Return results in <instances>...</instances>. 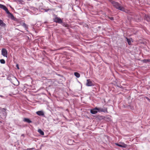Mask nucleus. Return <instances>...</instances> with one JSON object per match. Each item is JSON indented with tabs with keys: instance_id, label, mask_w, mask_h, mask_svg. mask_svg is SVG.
<instances>
[{
	"instance_id": "nucleus-2",
	"label": "nucleus",
	"mask_w": 150,
	"mask_h": 150,
	"mask_svg": "<svg viewBox=\"0 0 150 150\" xmlns=\"http://www.w3.org/2000/svg\"><path fill=\"white\" fill-rule=\"evenodd\" d=\"M0 8H1L4 9V10H5L7 13L8 14H10L11 15V16H13V14L11 13L8 10L7 8L5 6L3 5L0 4Z\"/></svg>"
},
{
	"instance_id": "nucleus-7",
	"label": "nucleus",
	"mask_w": 150,
	"mask_h": 150,
	"mask_svg": "<svg viewBox=\"0 0 150 150\" xmlns=\"http://www.w3.org/2000/svg\"><path fill=\"white\" fill-rule=\"evenodd\" d=\"M98 108L96 107L94 109L91 110L90 111V112L92 114H96L98 112Z\"/></svg>"
},
{
	"instance_id": "nucleus-14",
	"label": "nucleus",
	"mask_w": 150,
	"mask_h": 150,
	"mask_svg": "<svg viewBox=\"0 0 150 150\" xmlns=\"http://www.w3.org/2000/svg\"><path fill=\"white\" fill-rule=\"evenodd\" d=\"M0 63L2 64H4L5 63V61L4 59H1L0 60Z\"/></svg>"
},
{
	"instance_id": "nucleus-22",
	"label": "nucleus",
	"mask_w": 150,
	"mask_h": 150,
	"mask_svg": "<svg viewBox=\"0 0 150 150\" xmlns=\"http://www.w3.org/2000/svg\"><path fill=\"white\" fill-rule=\"evenodd\" d=\"M110 18L111 20H113L114 19V18L113 17H111V18Z\"/></svg>"
},
{
	"instance_id": "nucleus-24",
	"label": "nucleus",
	"mask_w": 150,
	"mask_h": 150,
	"mask_svg": "<svg viewBox=\"0 0 150 150\" xmlns=\"http://www.w3.org/2000/svg\"><path fill=\"white\" fill-rule=\"evenodd\" d=\"M3 109L4 110H6V109L5 108H4Z\"/></svg>"
},
{
	"instance_id": "nucleus-4",
	"label": "nucleus",
	"mask_w": 150,
	"mask_h": 150,
	"mask_svg": "<svg viewBox=\"0 0 150 150\" xmlns=\"http://www.w3.org/2000/svg\"><path fill=\"white\" fill-rule=\"evenodd\" d=\"M1 54L4 57H7V52L6 49L3 48L1 50Z\"/></svg>"
},
{
	"instance_id": "nucleus-6",
	"label": "nucleus",
	"mask_w": 150,
	"mask_h": 150,
	"mask_svg": "<svg viewBox=\"0 0 150 150\" xmlns=\"http://www.w3.org/2000/svg\"><path fill=\"white\" fill-rule=\"evenodd\" d=\"M86 85L87 86H91L93 85V84L92 82L91 81V80L90 79H89L87 80Z\"/></svg>"
},
{
	"instance_id": "nucleus-19",
	"label": "nucleus",
	"mask_w": 150,
	"mask_h": 150,
	"mask_svg": "<svg viewBox=\"0 0 150 150\" xmlns=\"http://www.w3.org/2000/svg\"><path fill=\"white\" fill-rule=\"evenodd\" d=\"M64 26L65 27H69V25H68L67 24H65L64 25Z\"/></svg>"
},
{
	"instance_id": "nucleus-17",
	"label": "nucleus",
	"mask_w": 150,
	"mask_h": 150,
	"mask_svg": "<svg viewBox=\"0 0 150 150\" xmlns=\"http://www.w3.org/2000/svg\"><path fill=\"white\" fill-rule=\"evenodd\" d=\"M149 60H149V59H144L143 60V62H145V63H146L148 62H149Z\"/></svg>"
},
{
	"instance_id": "nucleus-10",
	"label": "nucleus",
	"mask_w": 150,
	"mask_h": 150,
	"mask_svg": "<svg viewBox=\"0 0 150 150\" xmlns=\"http://www.w3.org/2000/svg\"><path fill=\"white\" fill-rule=\"evenodd\" d=\"M23 121L25 122H26L28 123H30L32 122L29 119L27 118H25L24 119Z\"/></svg>"
},
{
	"instance_id": "nucleus-23",
	"label": "nucleus",
	"mask_w": 150,
	"mask_h": 150,
	"mask_svg": "<svg viewBox=\"0 0 150 150\" xmlns=\"http://www.w3.org/2000/svg\"><path fill=\"white\" fill-rule=\"evenodd\" d=\"M15 81H17V79H16V78H15Z\"/></svg>"
},
{
	"instance_id": "nucleus-8",
	"label": "nucleus",
	"mask_w": 150,
	"mask_h": 150,
	"mask_svg": "<svg viewBox=\"0 0 150 150\" xmlns=\"http://www.w3.org/2000/svg\"><path fill=\"white\" fill-rule=\"evenodd\" d=\"M122 144H120L118 143H116L115 144L116 145L122 148H126L127 146V145L125 144L124 143H121Z\"/></svg>"
},
{
	"instance_id": "nucleus-13",
	"label": "nucleus",
	"mask_w": 150,
	"mask_h": 150,
	"mask_svg": "<svg viewBox=\"0 0 150 150\" xmlns=\"http://www.w3.org/2000/svg\"><path fill=\"white\" fill-rule=\"evenodd\" d=\"M74 75L77 78H79L80 77V74L78 72H75L74 73Z\"/></svg>"
},
{
	"instance_id": "nucleus-16",
	"label": "nucleus",
	"mask_w": 150,
	"mask_h": 150,
	"mask_svg": "<svg viewBox=\"0 0 150 150\" xmlns=\"http://www.w3.org/2000/svg\"><path fill=\"white\" fill-rule=\"evenodd\" d=\"M146 19L147 21L150 22V15L147 16L146 17Z\"/></svg>"
},
{
	"instance_id": "nucleus-26",
	"label": "nucleus",
	"mask_w": 150,
	"mask_h": 150,
	"mask_svg": "<svg viewBox=\"0 0 150 150\" xmlns=\"http://www.w3.org/2000/svg\"><path fill=\"white\" fill-rule=\"evenodd\" d=\"M22 136H23L24 135L23 134H22Z\"/></svg>"
},
{
	"instance_id": "nucleus-20",
	"label": "nucleus",
	"mask_w": 150,
	"mask_h": 150,
	"mask_svg": "<svg viewBox=\"0 0 150 150\" xmlns=\"http://www.w3.org/2000/svg\"><path fill=\"white\" fill-rule=\"evenodd\" d=\"M145 98L148 100H149V101L150 102V99L148 97H145Z\"/></svg>"
},
{
	"instance_id": "nucleus-18",
	"label": "nucleus",
	"mask_w": 150,
	"mask_h": 150,
	"mask_svg": "<svg viewBox=\"0 0 150 150\" xmlns=\"http://www.w3.org/2000/svg\"><path fill=\"white\" fill-rule=\"evenodd\" d=\"M23 26L24 27H25V28H27V25L25 24V23H23Z\"/></svg>"
},
{
	"instance_id": "nucleus-5",
	"label": "nucleus",
	"mask_w": 150,
	"mask_h": 150,
	"mask_svg": "<svg viewBox=\"0 0 150 150\" xmlns=\"http://www.w3.org/2000/svg\"><path fill=\"white\" fill-rule=\"evenodd\" d=\"M98 112H108L107 108H98Z\"/></svg>"
},
{
	"instance_id": "nucleus-9",
	"label": "nucleus",
	"mask_w": 150,
	"mask_h": 150,
	"mask_svg": "<svg viewBox=\"0 0 150 150\" xmlns=\"http://www.w3.org/2000/svg\"><path fill=\"white\" fill-rule=\"evenodd\" d=\"M36 113L39 116H44V113L42 111H38L36 112Z\"/></svg>"
},
{
	"instance_id": "nucleus-25",
	"label": "nucleus",
	"mask_w": 150,
	"mask_h": 150,
	"mask_svg": "<svg viewBox=\"0 0 150 150\" xmlns=\"http://www.w3.org/2000/svg\"><path fill=\"white\" fill-rule=\"evenodd\" d=\"M1 122H1L0 121V123H1Z\"/></svg>"
},
{
	"instance_id": "nucleus-12",
	"label": "nucleus",
	"mask_w": 150,
	"mask_h": 150,
	"mask_svg": "<svg viewBox=\"0 0 150 150\" xmlns=\"http://www.w3.org/2000/svg\"><path fill=\"white\" fill-rule=\"evenodd\" d=\"M38 132L41 135H43L44 134V132L40 129L38 130Z\"/></svg>"
},
{
	"instance_id": "nucleus-1",
	"label": "nucleus",
	"mask_w": 150,
	"mask_h": 150,
	"mask_svg": "<svg viewBox=\"0 0 150 150\" xmlns=\"http://www.w3.org/2000/svg\"><path fill=\"white\" fill-rule=\"evenodd\" d=\"M110 2L112 4L113 6L115 7L116 9L121 11H125V8L118 3L111 0Z\"/></svg>"
},
{
	"instance_id": "nucleus-27",
	"label": "nucleus",
	"mask_w": 150,
	"mask_h": 150,
	"mask_svg": "<svg viewBox=\"0 0 150 150\" xmlns=\"http://www.w3.org/2000/svg\"><path fill=\"white\" fill-rule=\"evenodd\" d=\"M13 83L14 84V85H15V84H14V83Z\"/></svg>"
},
{
	"instance_id": "nucleus-3",
	"label": "nucleus",
	"mask_w": 150,
	"mask_h": 150,
	"mask_svg": "<svg viewBox=\"0 0 150 150\" xmlns=\"http://www.w3.org/2000/svg\"><path fill=\"white\" fill-rule=\"evenodd\" d=\"M54 22L59 23H61L62 22V20L56 16L53 19Z\"/></svg>"
},
{
	"instance_id": "nucleus-11",
	"label": "nucleus",
	"mask_w": 150,
	"mask_h": 150,
	"mask_svg": "<svg viewBox=\"0 0 150 150\" xmlns=\"http://www.w3.org/2000/svg\"><path fill=\"white\" fill-rule=\"evenodd\" d=\"M6 25V24L3 22V21L0 20V25L2 27H5Z\"/></svg>"
},
{
	"instance_id": "nucleus-21",
	"label": "nucleus",
	"mask_w": 150,
	"mask_h": 150,
	"mask_svg": "<svg viewBox=\"0 0 150 150\" xmlns=\"http://www.w3.org/2000/svg\"><path fill=\"white\" fill-rule=\"evenodd\" d=\"M16 67L18 69H19V66L18 64L16 65Z\"/></svg>"
},
{
	"instance_id": "nucleus-15",
	"label": "nucleus",
	"mask_w": 150,
	"mask_h": 150,
	"mask_svg": "<svg viewBox=\"0 0 150 150\" xmlns=\"http://www.w3.org/2000/svg\"><path fill=\"white\" fill-rule=\"evenodd\" d=\"M127 41L129 45H130L131 44V41L130 39L126 38Z\"/></svg>"
}]
</instances>
